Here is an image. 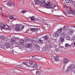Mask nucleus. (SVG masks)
I'll list each match as a JSON object with an SVG mask.
<instances>
[{
  "label": "nucleus",
  "mask_w": 75,
  "mask_h": 75,
  "mask_svg": "<svg viewBox=\"0 0 75 75\" xmlns=\"http://www.w3.org/2000/svg\"><path fill=\"white\" fill-rule=\"evenodd\" d=\"M35 3L36 5H38L40 3V5L41 7H44L47 6L48 5H49V4H48L47 5V3H45V0H36Z\"/></svg>",
  "instance_id": "nucleus-1"
},
{
  "label": "nucleus",
  "mask_w": 75,
  "mask_h": 75,
  "mask_svg": "<svg viewBox=\"0 0 75 75\" xmlns=\"http://www.w3.org/2000/svg\"><path fill=\"white\" fill-rule=\"evenodd\" d=\"M23 64L25 65H26L27 67H28V68H30V66H32L33 65H34V62L32 61L27 60L25 62H23L22 64Z\"/></svg>",
  "instance_id": "nucleus-2"
},
{
  "label": "nucleus",
  "mask_w": 75,
  "mask_h": 75,
  "mask_svg": "<svg viewBox=\"0 0 75 75\" xmlns=\"http://www.w3.org/2000/svg\"><path fill=\"white\" fill-rule=\"evenodd\" d=\"M49 4V5H48ZM46 5H47L46 6H44V7H46V8H50L51 7L52 8H54L56 6L54 4H52L51 5V4L48 3V4H46Z\"/></svg>",
  "instance_id": "nucleus-3"
},
{
  "label": "nucleus",
  "mask_w": 75,
  "mask_h": 75,
  "mask_svg": "<svg viewBox=\"0 0 75 75\" xmlns=\"http://www.w3.org/2000/svg\"><path fill=\"white\" fill-rule=\"evenodd\" d=\"M7 6L8 7H10L11 9H13L15 7V5L14 3H12L11 1L8 2Z\"/></svg>",
  "instance_id": "nucleus-4"
},
{
  "label": "nucleus",
  "mask_w": 75,
  "mask_h": 75,
  "mask_svg": "<svg viewBox=\"0 0 75 75\" xmlns=\"http://www.w3.org/2000/svg\"><path fill=\"white\" fill-rule=\"evenodd\" d=\"M74 68H75V66L74 65L71 64L70 65V66L67 67V71L68 72H69L71 70H73V69H74Z\"/></svg>",
  "instance_id": "nucleus-5"
},
{
  "label": "nucleus",
  "mask_w": 75,
  "mask_h": 75,
  "mask_svg": "<svg viewBox=\"0 0 75 75\" xmlns=\"http://www.w3.org/2000/svg\"><path fill=\"white\" fill-rule=\"evenodd\" d=\"M32 68H35L36 69H40L41 68L40 67V66H38L37 64H35L34 65L32 66Z\"/></svg>",
  "instance_id": "nucleus-6"
},
{
  "label": "nucleus",
  "mask_w": 75,
  "mask_h": 75,
  "mask_svg": "<svg viewBox=\"0 0 75 75\" xmlns=\"http://www.w3.org/2000/svg\"><path fill=\"white\" fill-rule=\"evenodd\" d=\"M26 46L27 48L30 49L32 47V44L30 43H28L26 44Z\"/></svg>",
  "instance_id": "nucleus-7"
},
{
  "label": "nucleus",
  "mask_w": 75,
  "mask_h": 75,
  "mask_svg": "<svg viewBox=\"0 0 75 75\" xmlns=\"http://www.w3.org/2000/svg\"><path fill=\"white\" fill-rule=\"evenodd\" d=\"M38 30V28L37 27H36L35 28H31L30 29L31 31L34 32H37Z\"/></svg>",
  "instance_id": "nucleus-8"
},
{
  "label": "nucleus",
  "mask_w": 75,
  "mask_h": 75,
  "mask_svg": "<svg viewBox=\"0 0 75 75\" xmlns=\"http://www.w3.org/2000/svg\"><path fill=\"white\" fill-rule=\"evenodd\" d=\"M5 44H6L5 45L6 46V50H7V49L8 48H10V44H9V43L6 42H5Z\"/></svg>",
  "instance_id": "nucleus-9"
},
{
  "label": "nucleus",
  "mask_w": 75,
  "mask_h": 75,
  "mask_svg": "<svg viewBox=\"0 0 75 75\" xmlns=\"http://www.w3.org/2000/svg\"><path fill=\"white\" fill-rule=\"evenodd\" d=\"M15 30L16 31H20V27H19V25H16V28H15Z\"/></svg>",
  "instance_id": "nucleus-10"
},
{
  "label": "nucleus",
  "mask_w": 75,
  "mask_h": 75,
  "mask_svg": "<svg viewBox=\"0 0 75 75\" xmlns=\"http://www.w3.org/2000/svg\"><path fill=\"white\" fill-rule=\"evenodd\" d=\"M68 59H67V58H65L63 60V63L64 64H68Z\"/></svg>",
  "instance_id": "nucleus-11"
},
{
  "label": "nucleus",
  "mask_w": 75,
  "mask_h": 75,
  "mask_svg": "<svg viewBox=\"0 0 75 75\" xmlns=\"http://www.w3.org/2000/svg\"><path fill=\"white\" fill-rule=\"evenodd\" d=\"M63 29L64 31H67L68 30V26L65 25L63 27Z\"/></svg>",
  "instance_id": "nucleus-12"
},
{
  "label": "nucleus",
  "mask_w": 75,
  "mask_h": 75,
  "mask_svg": "<svg viewBox=\"0 0 75 75\" xmlns=\"http://www.w3.org/2000/svg\"><path fill=\"white\" fill-rule=\"evenodd\" d=\"M53 57L54 58V59L55 60V61H58V60H59V57H57V56H53Z\"/></svg>",
  "instance_id": "nucleus-13"
},
{
  "label": "nucleus",
  "mask_w": 75,
  "mask_h": 75,
  "mask_svg": "<svg viewBox=\"0 0 75 75\" xmlns=\"http://www.w3.org/2000/svg\"><path fill=\"white\" fill-rule=\"evenodd\" d=\"M19 27L20 30H21H21H22V29H23V28H24V25H19Z\"/></svg>",
  "instance_id": "nucleus-14"
},
{
  "label": "nucleus",
  "mask_w": 75,
  "mask_h": 75,
  "mask_svg": "<svg viewBox=\"0 0 75 75\" xmlns=\"http://www.w3.org/2000/svg\"><path fill=\"white\" fill-rule=\"evenodd\" d=\"M30 18L31 19L32 21H35V16H34L30 17Z\"/></svg>",
  "instance_id": "nucleus-15"
},
{
  "label": "nucleus",
  "mask_w": 75,
  "mask_h": 75,
  "mask_svg": "<svg viewBox=\"0 0 75 75\" xmlns=\"http://www.w3.org/2000/svg\"><path fill=\"white\" fill-rule=\"evenodd\" d=\"M4 24L3 23H1L0 24V27L1 28H4Z\"/></svg>",
  "instance_id": "nucleus-16"
},
{
  "label": "nucleus",
  "mask_w": 75,
  "mask_h": 75,
  "mask_svg": "<svg viewBox=\"0 0 75 75\" xmlns=\"http://www.w3.org/2000/svg\"><path fill=\"white\" fill-rule=\"evenodd\" d=\"M8 28H9V26H8V25H5L4 26V29H5L6 30H7Z\"/></svg>",
  "instance_id": "nucleus-17"
},
{
  "label": "nucleus",
  "mask_w": 75,
  "mask_h": 75,
  "mask_svg": "<svg viewBox=\"0 0 75 75\" xmlns=\"http://www.w3.org/2000/svg\"><path fill=\"white\" fill-rule=\"evenodd\" d=\"M62 30H63V28H61L60 29H58L57 32L59 33H61L62 31Z\"/></svg>",
  "instance_id": "nucleus-18"
},
{
  "label": "nucleus",
  "mask_w": 75,
  "mask_h": 75,
  "mask_svg": "<svg viewBox=\"0 0 75 75\" xmlns=\"http://www.w3.org/2000/svg\"><path fill=\"white\" fill-rule=\"evenodd\" d=\"M38 42L39 44H42L44 42V40H41V39L39 40L38 41Z\"/></svg>",
  "instance_id": "nucleus-19"
},
{
  "label": "nucleus",
  "mask_w": 75,
  "mask_h": 75,
  "mask_svg": "<svg viewBox=\"0 0 75 75\" xmlns=\"http://www.w3.org/2000/svg\"><path fill=\"white\" fill-rule=\"evenodd\" d=\"M20 43L22 45L24 44V40H21L20 41Z\"/></svg>",
  "instance_id": "nucleus-20"
},
{
  "label": "nucleus",
  "mask_w": 75,
  "mask_h": 75,
  "mask_svg": "<svg viewBox=\"0 0 75 75\" xmlns=\"http://www.w3.org/2000/svg\"><path fill=\"white\" fill-rule=\"evenodd\" d=\"M36 74L37 75H40L41 72H40V71H39V70H37L36 71Z\"/></svg>",
  "instance_id": "nucleus-21"
},
{
  "label": "nucleus",
  "mask_w": 75,
  "mask_h": 75,
  "mask_svg": "<svg viewBox=\"0 0 75 75\" xmlns=\"http://www.w3.org/2000/svg\"><path fill=\"white\" fill-rule=\"evenodd\" d=\"M43 39L44 40H45L46 41H47V40H48V37L47 36H44L43 38Z\"/></svg>",
  "instance_id": "nucleus-22"
},
{
  "label": "nucleus",
  "mask_w": 75,
  "mask_h": 75,
  "mask_svg": "<svg viewBox=\"0 0 75 75\" xmlns=\"http://www.w3.org/2000/svg\"><path fill=\"white\" fill-rule=\"evenodd\" d=\"M1 47L2 49H4V50H6V48H5V46L4 45H2L1 46Z\"/></svg>",
  "instance_id": "nucleus-23"
},
{
  "label": "nucleus",
  "mask_w": 75,
  "mask_h": 75,
  "mask_svg": "<svg viewBox=\"0 0 75 75\" xmlns=\"http://www.w3.org/2000/svg\"><path fill=\"white\" fill-rule=\"evenodd\" d=\"M65 1L67 3H71V2H72V0H65Z\"/></svg>",
  "instance_id": "nucleus-24"
},
{
  "label": "nucleus",
  "mask_w": 75,
  "mask_h": 75,
  "mask_svg": "<svg viewBox=\"0 0 75 75\" xmlns=\"http://www.w3.org/2000/svg\"><path fill=\"white\" fill-rule=\"evenodd\" d=\"M15 42L16 41L15 40L12 39L11 40V43L12 44H14Z\"/></svg>",
  "instance_id": "nucleus-25"
},
{
  "label": "nucleus",
  "mask_w": 75,
  "mask_h": 75,
  "mask_svg": "<svg viewBox=\"0 0 75 75\" xmlns=\"http://www.w3.org/2000/svg\"><path fill=\"white\" fill-rule=\"evenodd\" d=\"M16 74H18L19 72V70L17 69H15L14 70Z\"/></svg>",
  "instance_id": "nucleus-26"
},
{
  "label": "nucleus",
  "mask_w": 75,
  "mask_h": 75,
  "mask_svg": "<svg viewBox=\"0 0 75 75\" xmlns=\"http://www.w3.org/2000/svg\"><path fill=\"white\" fill-rule=\"evenodd\" d=\"M75 11H72L71 10V13H70V14H73V15H75Z\"/></svg>",
  "instance_id": "nucleus-27"
},
{
  "label": "nucleus",
  "mask_w": 75,
  "mask_h": 75,
  "mask_svg": "<svg viewBox=\"0 0 75 75\" xmlns=\"http://www.w3.org/2000/svg\"><path fill=\"white\" fill-rule=\"evenodd\" d=\"M15 45H16V47H20V44L16 43Z\"/></svg>",
  "instance_id": "nucleus-28"
},
{
  "label": "nucleus",
  "mask_w": 75,
  "mask_h": 75,
  "mask_svg": "<svg viewBox=\"0 0 75 75\" xmlns=\"http://www.w3.org/2000/svg\"><path fill=\"white\" fill-rule=\"evenodd\" d=\"M54 35L56 37H58L59 36V34L58 33H56L54 34Z\"/></svg>",
  "instance_id": "nucleus-29"
},
{
  "label": "nucleus",
  "mask_w": 75,
  "mask_h": 75,
  "mask_svg": "<svg viewBox=\"0 0 75 75\" xmlns=\"http://www.w3.org/2000/svg\"><path fill=\"white\" fill-rule=\"evenodd\" d=\"M12 54H13L14 55H17V53L16 52L14 51H13V52H12Z\"/></svg>",
  "instance_id": "nucleus-30"
},
{
  "label": "nucleus",
  "mask_w": 75,
  "mask_h": 75,
  "mask_svg": "<svg viewBox=\"0 0 75 75\" xmlns=\"http://www.w3.org/2000/svg\"><path fill=\"white\" fill-rule=\"evenodd\" d=\"M60 41L61 42H64V38H60Z\"/></svg>",
  "instance_id": "nucleus-31"
},
{
  "label": "nucleus",
  "mask_w": 75,
  "mask_h": 75,
  "mask_svg": "<svg viewBox=\"0 0 75 75\" xmlns=\"http://www.w3.org/2000/svg\"><path fill=\"white\" fill-rule=\"evenodd\" d=\"M65 46L66 47H70L71 46V45H69L68 43H66L65 45Z\"/></svg>",
  "instance_id": "nucleus-32"
},
{
  "label": "nucleus",
  "mask_w": 75,
  "mask_h": 75,
  "mask_svg": "<svg viewBox=\"0 0 75 75\" xmlns=\"http://www.w3.org/2000/svg\"><path fill=\"white\" fill-rule=\"evenodd\" d=\"M9 18L10 19V20H13V19H14V17L13 16H10L9 17Z\"/></svg>",
  "instance_id": "nucleus-33"
},
{
  "label": "nucleus",
  "mask_w": 75,
  "mask_h": 75,
  "mask_svg": "<svg viewBox=\"0 0 75 75\" xmlns=\"http://www.w3.org/2000/svg\"><path fill=\"white\" fill-rule=\"evenodd\" d=\"M62 34H61V35H63V36H64V34H66V33H67V32H62Z\"/></svg>",
  "instance_id": "nucleus-34"
},
{
  "label": "nucleus",
  "mask_w": 75,
  "mask_h": 75,
  "mask_svg": "<svg viewBox=\"0 0 75 75\" xmlns=\"http://www.w3.org/2000/svg\"><path fill=\"white\" fill-rule=\"evenodd\" d=\"M66 38L67 40H70V38L68 36H67L66 37Z\"/></svg>",
  "instance_id": "nucleus-35"
},
{
  "label": "nucleus",
  "mask_w": 75,
  "mask_h": 75,
  "mask_svg": "<svg viewBox=\"0 0 75 75\" xmlns=\"http://www.w3.org/2000/svg\"><path fill=\"white\" fill-rule=\"evenodd\" d=\"M1 40H4V39H5V37L4 36H2L1 37Z\"/></svg>",
  "instance_id": "nucleus-36"
},
{
  "label": "nucleus",
  "mask_w": 75,
  "mask_h": 75,
  "mask_svg": "<svg viewBox=\"0 0 75 75\" xmlns=\"http://www.w3.org/2000/svg\"><path fill=\"white\" fill-rule=\"evenodd\" d=\"M21 13H26V12L25 11V10H24L23 11H21Z\"/></svg>",
  "instance_id": "nucleus-37"
},
{
  "label": "nucleus",
  "mask_w": 75,
  "mask_h": 75,
  "mask_svg": "<svg viewBox=\"0 0 75 75\" xmlns=\"http://www.w3.org/2000/svg\"><path fill=\"white\" fill-rule=\"evenodd\" d=\"M29 41V39H28L27 38L25 39V41L26 42H28V41Z\"/></svg>",
  "instance_id": "nucleus-38"
},
{
  "label": "nucleus",
  "mask_w": 75,
  "mask_h": 75,
  "mask_svg": "<svg viewBox=\"0 0 75 75\" xmlns=\"http://www.w3.org/2000/svg\"><path fill=\"white\" fill-rule=\"evenodd\" d=\"M3 14L4 13H3L2 12H1L0 13V15H1V16H4V15H3Z\"/></svg>",
  "instance_id": "nucleus-39"
},
{
  "label": "nucleus",
  "mask_w": 75,
  "mask_h": 75,
  "mask_svg": "<svg viewBox=\"0 0 75 75\" xmlns=\"http://www.w3.org/2000/svg\"><path fill=\"white\" fill-rule=\"evenodd\" d=\"M69 34H71V35H72V33H73V31H70L69 32Z\"/></svg>",
  "instance_id": "nucleus-40"
},
{
  "label": "nucleus",
  "mask_w": 75,
  "mask_h": 75,
  "mask_svg": "<svg viewBox=\"0 0 75 75\" xmlns=\"http://www.w3.org/2000/svg\"><path fill=\"white\" fill-rule=\"evenodd\" d=\"M67 13H71V11L68 10L67 11Z\"/></svg>",
  "instance_id": "nucleus-41"
},
{
  "label": "nucleus",
  "mask_w": 75,
  "mask_h": 75,
  "mask_svg": "<svg viewBox=\"0 0 75 75\" xmlns=\"http://www.w3.org/2000/svg\"><path fill=\"white\" fill-rule=\"evenodd\" d=\"M16 67H17L18 68H20L21 66L20 65H17L16 66Z\"/></svg>",
  "instance_id": "nucleus-42"
},
{
  "label": "nucleus",
  "mask_w": 75,
  "mask_h": 75,
  "mask_svg": "<svg viewBox=\"0 0 75 75\" xmlns=\"http://www.w3.org/2000/svg\"><path fill=\"white\" fill-rule=\"evenodd\" d=\"M55 50L56 51V52H58L59 50L58 49V48H57L55 49Z\"/></svg>",
  "instance_id": "nucleus-43"
},
{
  "label": "nucleus",
  "mask_w": 75,
  "mask_h": 75,
  "mask_svg": "<svg viewBox=\"0 0 75 75\" xmlns=\"http://www.w3.org/2000/svg\"><path fill=\"white\" fill-rule=\"evenodd\" d=\"M35 21H38V19L37 18V19H35Z\"/></svg>",
  "instance_id": "nucleus-44"
},
{
  "label": "nucleus",
  "mask_w": 75,
  "mask_h": 75,
  "mask_svg": "<svg viewBox=\"0 0 75 75\" xmlns=\"http://www.w3.org/2000/svg\"><path fill=\"white\" fill-rule=\"evenodd\" d=\"M32 71H33V70H29V71L30 72H32Z\"/></svg>",
  "instance_id": "nucleus-45"
},
{
  "label": "nucleus",
  "mask_w": 75,
  "mask_h": 75,
  "mask_svg": "<svg viewBox=\"0 0 75 75\" xmlns=\"http://www.w3.org/2000/svg\"><path fill=\"white\" fill-rule=\"evenodd\" d=\"M34 58L35 59H37V58H36V57H34Z\"/></svg>",
  "instance_id": "nucleus-46"
},
{
  "label": "nucleus",
  "mask_w": 75,
  "mask_h": 75,
  "mask_svg": "<svg viewBox=\"0 0 75 75\" xmlns=\"http://www.w3.org/2000/svg\"><path fill=\"white\" fill-rule=\"evenodd\" d=\"M38 45H35V47H38Z\"/></svg>",
  "instance_id": "nucleus-47"
},
{
  "label": "nucleus",
  "mask_w": 75,
  "mask_h": 75,
  "mask_svg": "<svg viewBox=\"0 0 75 75\" xmlns=\"http://www.w3.org/2000/svg\"><path fill=\"white\" fill-rule=\"evenodd\" d=\"M65 8H67V6H66V5H65Z\"/></svg>",
  "instance_id": "nucleus-48"
},
{
  "label": "nucleus",
  "mask_w": 75,
  "mask_h": 75,
  "mask_svg": "<svg viewBox=\"0 0 75 75\" xmlns=\"http://www.w3.org/2000/svg\"><path fill=\"white\" fill-rule=\"evenodd\" d=\"M45 25H48V24L46 23L45 24Z\"/></svg>",
  "instance_id": "nucleus-49"
},
{
  "label": "nucleus",
  "mask_w": 75,
  "mask_h": 75,
  "mask_svg": "<svg viewBox=\"0 0 75 75\" xmlns=\"http://www.w3.org/2000/svg\"><path fill=\"white\" fill-rule=\"evenodd\" d=\"M0 8H1V9L2 10V8H3L1 7H0Z\"/></svg>",
  "instance_id": "nucleus-50"
},
{
  "label": "nucleus",
  "mask_w": 75,
  "mask_h": 75,
  "mask_svg": "<svg viewBox=\"0 0 75 75\" xmlns=\"http://www.w3.org/2000/svg\"><path fill=\"white\" fill-rule=\"evenodd\" d=\"M14 20H17V18H15L14 19Z\"/></svg>",
  "instance_id": "nucleus-51"
},
{
  "label": "nucleus",
  "mask_w": 75,
  "mask_h": 75,
  "mask_svg": "<svg viewBox=\"0 0 75 75\" xmlns=\"http://www.w3.org/2000/svg\"><path fill=\"white\" fill-rule=\"evenodd\" d=\"M57 8H58V7H57Z\"/></svg>",
  "instance_id": "nucleus-52"
}]
</instances>
